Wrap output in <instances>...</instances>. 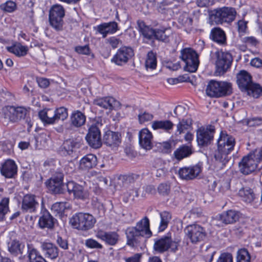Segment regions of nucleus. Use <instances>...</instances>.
<instances>
[{"instance_id": "12", "label": "nucleus", "mask_w": 262, "mask_h": 262, "mask_svg": "<svg viewBox=\"0 0 262 262\" xmlns=\"http://www.w3.org/2000/svg\"><path fill=\"white\" fill-rule=\"evenodd\" d=\"M184 232L193 244L203 241L207 235L205 228L196 224L188 225L185 228Z\"/></svg>"}, {"instance_id": "41", "label": "nucleus", "mask_w": 262, "mask_h": 262, "mask_svg": "<svg viewBox=\"0 0 262 262\" xmlns=\"http://www.w3.org/2000/svg\"><path fill=\"white\" fill-rule=\"evenodd\" d=\"M245 93L254 98H262V86L253 82Z\"/></svg>"}, {"instance_id": "9", "label": "nucleus", "mask_w": 262, "mask_h": 262, "mask_svg": "<svg viewBox=\"0 0 262 262\" xmlns=\"http://www.w3.org/2000/svg\"><path fill=\"white\" fill-rule=\"evenodd\" d=\"M215 54V73L219 75H223L231 66L233 61L232 56L229 52L222 51L216 52Z\"/></svg>"}, {"instance_id": "50", "label": "nucleus", "mask_w": 262, "mask_h": 262, "mask_svg": "<svg viewBox=\"0 0 262 262\" xmlns=\"http://www.w3.org/2000/svg\"><path fill=\"white\" fill-rule=\"evenodd\" d=\"M161 222L159 227L160 231H164L167 227L171 216L169 212L163 211L160 213Z\"/></svg>"}, {"instance_id": "27", "label": "nucleus", "mask_w": 262, "mask_h": 262, "mask_svg": "<svg viewBox=\"0 0 262 262\" xmlns=\"http://www.w3.org/2000/svg\"><path fill=\"white\" fill-rule=\"evenodd\" d=\"M40 248L46 258L55 259L58 256L59 249L55 244L52 243H41Z\"/></svg>"}, {"instance_id": "43", "label": "nucleus", "mask_w": 262, "mask_h": 262, "mask_svg": "<svg viewBox=\"0 0 262 262\" xmlns=\"http://www.w3.org/2000/svg\"><path fill=\"white\" fill-rule=\"evenodd\" d=\"M54 118L50 121L51 123H58L59 120L63 121L68 118V110L64 107H60L54 110Z\"/></svg>"}, {"instance_id": "59", "label": "nucleus", "mask_w": 262, "mask_h": 262, "mask_svg": "<svg viewBox=\"0 0 262 262\" xmlns=\"http://www.w3.org/2000/svg\"><path fill=\"white\" fill-rule=\"evenodd\" d=\"M153 115L151 114L144 112L143 113H140L138 115V119L140 123H144L145 122L150 121L153 118Z\"/></svg>"}, {"instance_id": "6", "label": "nucleus", "mask_w": 262, "mask_h": 262, "mask_svg": "<svg viewBox=\"0 0 262 262\" xmlns=\"http://www.w3.org/2000/svg\"><path fill=\"white\" fill-rule=\"evenodd\" d=\"M180 58L185 62L184 70L190 73L196 71L199 65V55L191 48H185L181 51Z\"/></svg>"}, {"instance_id": "28", "label": "nucleus", "mask_w": 262, "mask_h": 262, "mask_svg": "<svg viewBox=\"0 0 262 262\" xmlns=\"http://www.w3.org/2000/svg\"><path fill=\"white\" fill-rule=\"evenodd\" d=\"M152 135L147 128H143L139 133V142L140 146L146 150H150L152 147Z\"/></svg>"}, {"instance_id": "26", "label": "nucleus", "mask_w": 262, "mask_h": 262, "mask_svg": "<svg viewBox=\"0 0 262 262\" xmlns=\"http://www.w3.org/2000/svg\"><path fill=\"white\" fill-rule=\"evenodd\" d=\"M97 164V158L96 155L89 154L83 156L79 161V168L80 170L88 171Z\"/></svg>"}, {"instance_id": "62", "label": "nucleus", "mask_w": 262, "mask_h": 262, "mask_svg": "<svg viewBox=\"0 0 262 262\" xmlns=\"http://www.w3.org/2000/svg\"><path fill=\"white\" fill-rule=\"evenodd\" d=\"M64 209V204L62 202H56L52 205L51 210L53 211L59 213Z\"/></svg>"}, {"instance_id": "14", "label": "nucleus", "mask_w": 262, "mask_h": 262, "mask_svg": "<svg viewBox=\"0 0 262 262\" xmlns=\"http://www.w3.org/2000/svg\"><path fill=\"white\" fill-rule=\"evenodd\" d=\"M134 56V50L130 47L123 46L119 48L111 59L118 66L126 63Z\"/></svg>"}, {"instance_id": "36", "label": "nucleus", "mask_w": 262, "mask_h": 262, "mask_svg": "<svg viewBox=\"0 0 262 262\" xmlns=\"http://www.w3.org/2000/svg\"><path fill=\"white\" fill-rule=\"evenodd\" d=\"M85 116L79 111L73 112L70 117L71 124L76 127H79L84 124Z\"/></svg>"}, {"instance_id": "48", "label": "nucleus", "mask_w": 262, "mask_h": 262, "mask_svg": "<svg viewBox=\"0 0 262 262\" xmlns=\"http://www.w3.org/2000/svg\"><path fill=\"white\" fill-rule=\"evenodd\" d=\"M92 206L94 212L100 217L104 215L106 211L104 206L97 198H93L92 199Z\"/></svg>"}, {"instance_id": "23", "label": "nucleus", "mask_w": 262, "mask_h": 262, "mask_svg": "<svg viewBox=\"0 0 262 262\" xmlns=\"http://www.w3.org/2000/svg\"><path fill=\"white\" fill-rule=\"evenodd\" d=\"M56 219L46 209H42L38 220V225L41 229H52Z\"/></svg>"}, {"instance_id": "16", "label": "nucleus", "mask_w": 262, "mask_h": 262, "mask_svg": "<svg viewBox=\"0 0 262 262\" xmlns=\"http://www.w3.org/2000/svg\"><path fill=\"white\" fill-rule=\"evenodd\" d=\"M27 112V110L23 106H7L6 107L4 114L5 118H8L10 121L16 122L22 119H25Z\"/></svg>"}, {"instance_id": "42", "label": "nucleus", "mask_w": 262, "mask_h": 262, "mask_svg": "<svg viewBox=\"0 0 262 262\" xmlns=\"http://www.w3.org/2000/svg\"><path fill=\"white\" fill-rule=\"evenodd\" d=\"M179 23L185 28L186 31L190 32L192 28V18L188 14L184 13L180 15L178 18Z\"/></svg>"}, {"instance_id": "58", "label": "nucleus", "mask_w": 262, "mask_h": 262, "mask_svg": "<svg viewBox=\"0 0 262 262\" xmlns=\"http://www.w3.org/2000/svg\"><path fill=\"white\" fill-rule=\"evenodd\" d=\"M175 147V143L173 141L169 140L162 143V151L167 154L170 153L172 149Z\"/></svg>"}, {"instance_id": "44", "label": "nucleus", "mask_w": 262, "mask_h": 262, "mask_svg": "<svg viewBox=\"0 0 262 262\" xmlns=\"http://www.w3.org/2000/svg\"><path fill=\"white\" fill-rule=\"evenodd\" d=\"M9 201L8 197L3 198L0 201V222L6 220V215L10 211Z\"/></svg>"}, {"instance_id": "45", "label": "nucleus", "mask_w": 262, "mask_h": 262, "mask_svg": "<svg viewBox=\"0 0 262 262\" xmlns=\"http://www.w3.org/2000/svg\"><path fill=\"white\" fill-rule=\"evenodd\" d=\"M145 66L147 70L148 69L153 70L156 68V54L154 53L152 51H150L148 52L145 60Z\"/></svg>"}, {"instance_id": "31", "label": "nucleus", "mask_w": 262, "mask_h": 262, "mask_svg": "<svg viewBox=\"0 0 262 262\" xmlns=\"http://www.w3.org/2000/svg\"><path fill=\"white\" fill-rule=\"evenodd\" d=\"M210 38L215 42L220 45H225L227 43L226 36L225 32L220 28L212 29Z\"/></svg>"}, {"instance_id": "3", "label": "nucleus", "mask_w": 262, "mask_h": 262, "mask_svg": "<svg viewBox=\"0 0 262 262\" xmlns=\"http://www.w3.org/2000/svg\"><path fill=\"white\" fill-rule=\"evenodd\" d=\"M206 93L210 97L220 98L229 96L232 93V84L227 81L211 80L207 84Z\"/></svg>"}, {"instance_id": "4", "label": "nucleus", "mask_w": 262, "mask_h": 262, "mask_svg": "<svg viewBox=\"0 0 262 262\" xmlns=\"http://www.w3.org/2000/svg\"><path fill=\"white\" fill-rule=\"evenodd\" d=\"M95 218L90 213L78 212L75 213L70 220L73 228L82 231L92 229L96 223Z\"/></svg>"}, {"instance_id": "46", "label": "nucleus", "mask_w": 262, "mask_h": 262, "mask_svg": "<svg viewBox=\"0 0 262 262\" xmlns=\"http://www.w3.org/2000/svg\"><path fill=\"white\" fill-rule=\"evenodd\" d=\"M173 125L170 120L155 121L152 122V127L155 130L162 129L168 131L173 128Z\"/></svg>"}, {"instance_id": "17", "label": "nucleus", "mask_w": 262, "mask_h": 262, "mask_svg": "<svg viewBox=\"0 0 262 262\" xmlns=\"http://www.w3.org/2000/svg\"><path fill=\"white\" fill-rule=\"evenodd\" d=\"M66 186L69 194H73L75 199L84 201L89 196L88 190H85L82 185L73 181L68 182Z\"/></svg>"}, {"instance_id": "24", "label": "nucleus", "mask_w": 262, "mask_h": 262, "mask_svg": "<svg viewBox=\"0 0 262 262\" xmlns=\"http://www.w3.org/2000/svg\"><path fill=\"white\" fill-rule=\"evenodd\" d=\"M95 236L110 246L115 245L119 239V235L117 232L114 231L106 232L102 230H98L96 233Z\"/></svg>"}, {"instance_id": "18", "label": "nucleus", "mask_w": 262, "mask_h": 262, "mask_svg": "<svg viewBox=\"0 0 262 262\" xmlns=\"http://www.w3.org/2000/svg\"><path fill=\"white\" fill-rule=\"evenodd\" d=\"M121 142V135L119 132L111 130L106 131L103 136L102 143L112 148L118 147Z\"/></svg>"}, {"instance_id": "32", "label": "nucleus", "mask_w": 262, "mask_h": 262, "mask_svg": "<svg viewBox=\"0 0 262 262\" xmlns=\"http://www.w3.org/2000/svg\"><path fill=\"white\" fill-rule=\"evenodd\" d=\"M157 10L159 13L164 15L165 17L167 19H170L173 16L174 14L172 9V3H168L166 1H163L158 4Z\"/></svg>"}, {"instance_id": "8", "label": "nucleus", "mask_w": 262, "mask_h": 262, "mask_svg": "<svg viewBox=\"0 0 262 262\" xmlns=\"http://www.w3.org/2000/svg\"><path fill=\"white\" fill-rule=\"evenodd\" d=\"M178 242L173 241L168 233L160 238L155 239L154 249L159 253H163L169 249L172 252H176L178 249Z\"/></svg>"}, {"instance_id": "55", "label": "nucleus", "mask_w": 262, "mask_h": 262, "mask_svg": "<svg viewBox=\"0 0 262 262\" xmlns=\"http://www.w3.org/2000/svg\"><path fill=\"white\" fill-rule=\"evenodd\" d=\"M0 7L5 11L12 12L15 10L16 5L13 1H9L2 4Z\"/></svg>"}, {"instance_id": "10", "label": "nucleus", "mask_w": 262, "mask_h": 262, "mask_svg": "<svg viewBox=\"0 0 262 262\" xmlns=\"http://www.w3.org/2000/svg\"><path fill=\"white\" fill-rule=\"evenodd\" d=\"M99 125L98 123H93L89 127L85 137L89 145L94 149L99 148L102 144V139ZM100 125L101 126V124Z\"/></svg>"}, {"instance_id": "2", "label": "nucleus", "mask_w": 262, "mask_h": 262, "mask_svg": "<svg viewBox=\"0 0 262 262\" xmlns=\"http://www.w3.org/2000/svg\"><path fill=\"white\" fill-rule=\"evenodd\" d=\"M125 234L127 238V244L134 247L139 243L142 238H148L152 235L149 228V221L145 217L137 222L135 227H130L126 229Z\"/></svg>"}, {"instance_id": "53", "label": "nucleus", "mask_w": 262, "mask_h": 262, "mask_svg": "<svg viewBox=\"0 0 262 262\" xmlns=\"http://www.w3.org/2000/svg\"><path fill=\"white\" fill-rule=\"evenodd\" d=\"M85 246L90 249H102L103 246L93 238H88L85 241Z\"/></svg>"}, {"instance_id": "60", "label": "nucleus", "mask_w": 262, "mask_h": 262, "mask_svg": "<svg viewBox=\"0 0 262 262\" xmlns=\"http://www.w3.org/2000/svg\"><path fill=\"white\" fill-rule=\"evenodd\" d=\"M190 125L191 122L189 120L183 119L177 125V130L181 133L184 129H187Z\"/></svg>"}, {"instance_id": "7", "label": "nucleus", "mask_w": 262, "mask_h": 262, "mask_svg": "<svg viewBox=\"0 0 262 262\" xmlns=\"http://www.w3.org/2000/svg\"><path fill=\"white\" fill-rule=\"evenodd\" d=\"M236 13L234 8L224 7L213 10L210 19L216 24L230 23L234 19Z\"/></svg>"}, {"instance_id": "25", "label": "nucleus", "mask_w": 262, "mask_h": 262, "mask_svg": "<svg viewBox=\"0 0 262 262\" xmlns=\"http://www.w3.org/2000/svg\"><path fill=\"white\" fill-rule=\"evenodd\" d=\"M239 215L240 213L238 211L229 210L219 214L216 216V218L222 223L227 225L233 224L238 221Z\"/></svg>"}, {"instance_id": "29", "label": "nucleus", "mask_w": 262, "mask_h": 262, "mask_svg": "<svg viewBox=\"0 0 262 262\" xmlns=\"http://www.w3.org/2000/svg\"><path fill=\"white\" fill-rule=\"evenodd\" d=\"M95 28L103 38L106 37L108 34L115 33L119 29L118 24L114 21L101 24Z\"/></svg>"}, {"instance_id": "38", "label": "nucleus", "mask_w": 262, "mask_h": 262, "mask_svg": "<svg viewBox=\"0 0 262 262\" xmlns=\"http://www.w3.org/2000/svg\"><path fill=\"white\" fill-rule=\"evenodd\" d=\"M27 257L29 262H39L44 258L39 252L32 245H27Z\"/></svg>"}, {"instance_id": "63", "label": "nucleus", "mask_w": 262, "mask_h": 262, "mask_svg": "<svg viewBox=\"0 0 262 262\" xmlns=\"http://www.w3.org/2000/svg\"><path fill=\"white\" fill-rule=\"evenodd\" d=\"M75 50L79 54L84 55H89L90 54V48L88 45L76 47Z\"/></svg>"}, {"instance_id": "51", "label": "nucleus", "mask_w": 262, "mask_h": 262, "mask_svg": "<svg viewBox=\"0 0 262 262\" xmlns=\"http://www.w3.org/2000/svg\"><path fill=\"white\" fill-rule=\"evenodd\" d=\"M250 255L247 249L242 248L237 251L236 262H250Z\"/></svg>"}, {"instance_id": "21", "label": "nucleus", "mask_w": 262, "mask_h": 262, "mask_svg": "<svg viewBox=\"0 0 262 262\" xmlns=\"http://www.w3.org/2000/svg\"><path fill=\"white\" fill-rule=\"evenodd\" d=\"M236 82L239 89L244 93L253 83L252 76L245 70H241L236 74Z\"/></svg>"}, {"instance_id": "47", "label": "nucleus", "mask_w": 262, "mask_h": 262, "mask_svg": "<svg viewBox=\"0 0 262 262\" xmlns=\"http://www.w3.org/2000/svg\"><path fill=\"white\" fill-rule=\"evenodd\" d=\"M239 195L242 200L246 203H251L254 199V194L253 190L249 188H242L238 191Z\"/></svg>"}, {"instance_id": "1", "label": "nucleus", "mask_w": 262, "mask_h": 262, "mask_svg": "<svg viewBox=\"0 0 262 262\" xmlns=\"http://www.w3.org/2000/svg\"><path fill=\"white\" fill-rule=\"evenodd\" d=\"M235 144V139L233 136L221 132L217 141V149L214 154L215 160L225 166L231 158L230 154Z\"/></svg>"}, {"instance_id": "30", "label": "nucleus", "mask_w": 262, "mask_h": 262, "mask_svg": "<svg viewBox=\"0 0 262 262\" xmlns=\"http://www.w3.org/2000/svg\"><path fill=\"white\" fill-rule=\"evenodd\" d=\"M137 25L139 28V31L141 33L143 37L148 41L154 42V34L155 33V29L150 26H146L145 23L142 20H138Z\"/></svg>"}, {"instance_id": "11", "label": "nucleus", "mask_w": 262, "mask_h": 262, "mask_svg": "<svg viewBox=\"0 0 262 262\" xmlns=\"http://www.w3.org/2000/svg\"><path fill=\"white\" fill-rule=\"evenodd\" d=\"M260 160L256 158V154H250L244 156L238 163L239 171L245 175L254 172L257 167Z\"/></svg>"}, {"instance_id": "5", "label": "nucleus", "mask_w": 262, "mask_h": 262, "mask_svg": "<svg viewBox=\"0 0 262 262\" xmlns=\"http://www.w3.org/2000/svg\"><path fill=\"white\" fill-rule=\"evenodd\" d=\"M65 16V9L59 4L53 5L50 9L49 21L50 26L56 31H62L63 28V18Z\"/></svg>"}, {"instance_id": "34", "label": "nucleus", "mask_w": 262, "mask_h": 262, "mask_svg": "<svg viewBox=\"0 0 262 262\" xmlns=\"http://www.w3.org/2000/svg\"><path fill=\"white\" fill-rule=\"evenodd\" d=\"M116 100L112 97L100 98L94 100V104L105 109L112 110L114 108Z\"/></svg>"}, {"instance_id": "54", "label": "nucleus", "mask_w": 262, "mask_h": 262, "mask_svg": "<svg viewBox=\"0 0 262 262\" xmlns=\"http://www.w3.org/2000/svg\"><path fill=\"white\" fill-rule=\"evenodd\" d=\"M159 193L163 196L168 195L170 191V185L167 183H161L158 187Z\"/></svg>"}, {"instance_id": "20", "label": "nucleus", "mask_w": 262, "mask_h": 262, "mask_svg": "<svg viewBox=\"0 0 262 262\" xmlns=\"http://www.w3.org/2000/svg\"><path fill=\"white\" fill-rule=\"evenodd\" d=\"M202 171V167L199 164L189 167H184L179 170V175L183 180H193L199 176Z\"/></svg>"}, {"instance_id": "40", "label": "nucleus", "mask_w": 262, "mask_h": 262, "mask_svg": "<svg viewBox=\"0 0 262 262\" xmlns=\"http://www.w3.org/2000/svg\"><path fill=\"white\" fill-rule=\"evenodd\" d=\"M192 153L191 148L189 146L183 145L177 148L174 151L173 155L177 160H181L189 157Z\"/></svg>"}, {"instance_id": "37", "label": "nucleus", "mask_w": 262, "mask_h": 262, "mask_svg": "<svg viewBox=\"0 0 262 262\" xmlns=\"http://www.w3.org/2000/svg\"><path fill=\"white\" fill-rule=\"evenodd\" d=\"M6 49L10 53L14 54L17 57H23L27 55L28 52L27 46H23L20 43H15L11 46L7 47Z\"/></svg>"}, {"instance_id": "39", "label": "nucleus", "mask_w": 262, "mask_h": 262, "mask_svg": "<svg viewBox=\"0 0 262 262\" xmlns=\"http://www.w3.org/2000/svg\"><path fill=\"white\" fill-rule=\"evenodd\" d=\"M54 110L51 108H44L38 112V116L41 121L45 124H53L50 120L54 118Z\"/></svg>"}, {"instance_id": "61", "label": "nucleus", "mask_w": 262, "mask_h": 262, "mask_svg": "<svg viewBox=\"0 0 262 262\" xmlns=\"http://www.w3.org/2000/svg\"><path fill=\"white\" fill-rule=\"evenodd\" d=\"M56 243L57 245L62 249L67 250L69 248V244L68 240L63 238L60 236H57L56 239Z\"/></svg>"}, {"instance_id": "57", "label": "nucleus", "mask_w": 262, "mask_h": 262, "mask_svg": "<svg viewBox=\"0 0 262 262\" xmlns=\"http://www.w3.org/2000/svg\"><path fill=\"white\" fill-rule=\"evenodd\" d=\"M216 262H233V258L231 253L224 252L220 254Z\"/></svg>"}, {"instance_id": "49", "label": "nucleus", "mask_w": 262, "mask_h": 262, "mask_svg": "<svg viewBox=\"0 0 262 262\" xmlns=\"http://www.w3.org/2000/svg\"><path fill=\"white\" fill-rule=\"evenodd\" d=\"M170 28L163 26L159 29H155L154 40H158L159 41H165L168 37V35L166 34V32Z\"/></svg>"}, {"instance_id": "22", "label": "nucleus", "mask_w": 262, "mask_h": 262, "mask_svg": "<svg viewBox=\"0 0 262 262\" xmlns=\"http://www.w3.org/2000/svg\"><path fill=\"white\" fill-rule=\"evenodd\" d=\"M0 170L2 175L5 178H15L17 176V166L13 160L8 159L2 164Z\"/></svg>"}, {"instance_id": "35", "label": "nucleus", "mask_w": 262, "mask_h": 262, "mask_svg": "<svg viewBox=\"0 0 262 262\" xmlns=\"http://www.w3.org/2000/svg\"><path fill=\"white\" fill-rule=\"evenodd\" d=\"M45 184L48 189L51 193L57 194H62L64 192L63 183L58 182L57 181L47 180Z\"/></svg>"}, {"instance_id": "33", "label": "nucleus", "mask_w": 262, "mask_h": 262, "mask_svg": "<svg viewBox=\"0 0 262 262\" xmlns=\"http://www.w3.org/2000/svg\"><path fill=\"white\" fill-rule=\"evenodd\" d=\"M25 248L24 243L17 239L12 240L8 244V246L9 252L15 256L19 254L22 255Z\"/></svg>"}, {"instance_id": "19", "label": "nucleus", "mask_w": 262, "mask_h": 262, "mask_svg": "<svg viewBox=\"0 0 262 262\" xmlns=\"http://www.w3.org/2000/svg\"><path fill=\"white\" fill-rule=\"evenodd\" d=\"M38 206L39 203L34 194L28 193L24 196L21 207L24 212H35Z\"/></svg>"}, {"instance_id": "52", "label": "nucleus", "mask_w": 262, "mask_h": 262, "mask_svg": "<svg viewBox=\"0 0 262 262\" xmlns=\"http://www.w3.org/2000/svg\"><path fill=\"white\" fill-rule=\"evenodd\" d=\"M140 176L136 173H131L127 175H122L120 177V179L122 180L124 185L130 184L135 183L139 180Z\"/></svg>"}, {"instance_id": "15", "label": "nucleus", "mask_w": 262, "mask_h": 262, "mask_svg": "<svg viewBox=\"0 0 262 262\" xmlns=\"http://www.w3.org/2000/svg\"><path fill=\"white\" fill-rule=\"evenodd\" d=\"M215 129L210 126L205 128H200L196 132V140L200 146L209 145L213 139Z\"/></svg>"}, {"instance_id": "13", "label": "nucleus", "mask_w": 262, "mask_h": 262, "mask_svg": "<svg viewBox=\"0 0 262 262\" xmlns=\"http://www.w3.org/2000/svg\"><path fill=\"white\" fill-rule=\"evenodd\" d=\"M83 140L81 138H72L65 140L60 146L58 152L63 156L72 155L76 149L81 147Z\"/></svg>"}, {"instance_id": "56", "label": "nucleus", "mask_w": 262, "mask_h": 262, "mask_svg": "<svg viewBox=\"0 0 262 262\" xmlns=\"http://www.w3.org/2000/svg\"><path fill=\"white\" fill-rule=\"evenodd\" d=\"M63 178L64 174L62 171L60 169H57V170L53 172L51 177L48 180H51V181H57L58 182L63 183Z\"/></svg>"}, {"instance_id": "64", "label": "nucleus", "mask_w": 262, "mask_h": 262, "mask_svg": "<svg viewBox=\"0 0 262 262\" xmlns=\"http://www.w3.org/2000/svg\"><path fill=\"white\" fill-rule=\"evenodd\" d=\"M141 253H136L129 257L124 258L125 262H141Z\"/></svg>"}]
</instances>
